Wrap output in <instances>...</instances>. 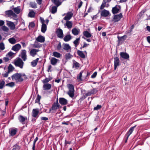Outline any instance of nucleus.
Masks as SVG:
<instances>
[{
    "instance_id": "6ab92c4d",
    "label": "nucleus",
    "mask_w": 150,
    "mask_h": 150,
    "mask_svg": "<svg viewBox=\"0 0 150 150\" xmlns=\"http://www.w3.org/2000/svg\"><path fill=\"white\" fill-rule=\"evenodd\" d=\"M36 40L38 42L42 43L45 41V38L40 35L38 36L36 38Z\"/></svg>"
},
{
    "instance_id": "9b49d317",
    "label": "nucleus",
    "mask_w": 150,
    "mask_h": 150,
    "mask_svg": "<svg viewBox=\"0 0 150 150\" xmlns=\"http://www.w3.org/2000/svg\"><path fill=\"white\" fill-rule=\"evenodd\" d=\"M114 69H116L117 67L119 65L120 60L119 58L117 57H116L114 58Z\"/></svg>"
},
{
    "instance_id": "79ce46f5",
    "label": "nucleus",
    "mask_w": 150,
    "mask_h": 150,
    "mask_svg": "<svg viewBox=\"0 0 150 150\" xmlns=\"http://www.w3.org/2000/svg\"><path fill=\"white\" fill-rule=\"evenodd\" d=\"M57 7L56 6H53L51 9V13L53 14H54L57 11Z\"/></svg>"
},
{
    "instance_id": "09e8293b",
    "label": "nucleus",
    "mask_w": 150,
    "mask_h": 150,
    "mask_svg": "<svg viewBox=\"0 0 150 150\" xmlns=\"http://www.w3.org/2000/svg\"><path fill=\"white\" fill-rule=\"evenodd\" d=\"M80 38H77L74 42L73 43L75 45L76 47H77L79 42Z\"/></svg>"
},
{
    "instance_id": "052dcab7",
    "label": "nucleus",
    "mask_w": 150,
    "mask_h": 150,
    "mask_svg": "<svg viewBox=\"0 0 150 150\" xmlns=\"http://www.w3.org/2000/svg\"><path fill=\"white\" fill-rule=\"evenodd\" d=\"M29 26L31 28H33L35 26V24L33 22H32L30 23Z\"/></svg>"
},
{
    "instance_id": "dca6fc26",
    "label": "nucleus",
    "mask_w": 150,
    "mask_h": 150,
    "mask_svg": "<svg viewBox=\"0 0 150 150\" xmlns=\"http://www.w3.org/2000/svg\"><path fill=\"white\" fill-rule=\"evenodd\" d=\"M26 52V51L25 50H22L21 52V57L24 61H25L27 59Z\"/></svg>"
},
{
    "instance_id": "774afa93",
    "label": "nucleus",
    "mask_w": 150,
    "mask_h": 150,
    "mask_svg": "<svg viewBox=\"0 0 150 150\" xmlns=\"http://www.w3.org/2000/svg\"><path fill=\"white\" fill-rule=\"evenodd\" d=\"M41 120L47 121L48 120V118L46 117H41Z\"/></svg>"
},
{
    "instance_id": "69168bd1",
    "label": "nucleus",
    "mask_w": 150,
    "mask_h": 150,
    "mask_svg": "<svg viewBox=\"0 0 150 150\" xmlns=\"http://www.w3.org/2000/svg\"><path fill=\"white\" fill-rule=\"evenodd\" d=\"M15 85V83L13 82H11L9 83V86L11 87H12Z\"/></svg>"
},
{
    "instance_id": "a19ab883",
    "label": "nucleus",
    "mask_w": 150,
    "mask_h": 150,
    "mask_svg": "<svg viewBox=\"0 0 150 150\" xmlns=\"http://www.w3.org/2000/svg\"><path fill=\"white\" fill-rule=\"evenodd\" d=\"M21 147L17 144H16L13 146L12 150H19Z\"/></svg>"
},
{
    "instance_id": "c756f323",
    "label": "nucleus",
    "mask_w": 150,
    "mask_h": 150,
    "mask_svg": "<svg viewBox=\"0 0 150 150\" xmlns=\"http://www.w3.org/2000/svg\"><path fill=\"white\" fill-rule=\"evenodd\" d=\"M52 2L57 6H58L61 4L62 2H60L59 0H51Z\"/></svg>"
},
{
    "instance_id": "e433bc0d",
    "label": "nucleus",
    "mask_w": 150,
    "mask_h": 150,
    "mask_svg": "<svg viewBox=\"0 0 150 150\" xmlns=\"http://www.w3.org/2000/svg\"><path fill=\"white\" fill-rule=\"evenodd\" d=\"M14 69V68L13 66L11 64H10L8 67V71L10 73L13 71Z\"/></svg>"
},
{
    "instance_id": "4468645a",
    "label": "nucleus",
    "mask_w": 150,
    "mask_h": 150,
    "mask_svg": "<svg viewBox=\"0 0 150 150\" xmlns=\"http://www.w3.org/2000/svg\"><path fill=\"white\" fill-rule=\"evenodd\" d=\"M5 14L8 16H12L13 17H16L17 16L16 14L14 13L12 10H9L5 11Z\"/></svg>"
},
{
    "instance_id": "58836bf2",
    "label": "nucleus",
    "mask_w": 150,
    "mask_h": 150,
    "mask_svg": "<svg viewBox=\"0 0 150 150\" xmlns=\"http://www.w3.org/2000/svg\"><path fill=\"white\" fill-rule=\"evenodd\" d=\"M8 40L9 42L12 44H15L16 42V40L15 38H9Z\"/></svg>"
},
{
    "instance_id": "7c9ffc66",
    "label": "nucleus",
    "mask_w": 150,
    "mask_h": 150,
    "mask_svg": "<svg viewBox=\"0 0 150 150\" xmlns=\"http://www.w3.org/2000/svg\"><path fill=\"white\" fill-rule=\"evenodd\" d=\"M8 26L10 27V28L11 30H14L15 28V25L13 22H10L8 23Z\"/></svg>"
},
{
    "instance_id": "ea45409f",
    "label": "nucleus",
    "mask_w": 150,
    "mask_h": 150,
    "mask_svg": "<svg viewBox=\"0 0 150 150\" xmlns=\"http://www.w3.org/2000/svg\"><path fill=\"white\" fill-rule=\"evenodd\" d=\"M30 55L33 57H34L35 55L37 54L36 53L35 49H32L30 52Z\"/></svg>"
},
{
    "instance_id": "37998d69",
    "label": "nucleus",
    "mask_w": 150,
    "mask_h": 150,
    "mask_svg": "<svg viewBox=\"0 0 150 150\" xmlns=\"http://www.w3.org/2000/svg\"><path fill=\"white\" fill-rule=\"evenodd\" d=\"M117 38L119 41L120 42L122 41V39L123 41L125 40L127 38V36L126 35H124V36L121 37H119V36H118Z\"/></svg>"
},
{
    "instance_id": "4d7b16f0",
    "label": "nucleus",
    "mask_w": 150,
    "mask_h": 150,
    "mask_svg": "<svg viewBox=\"0 0 150 150\" xmlns=\"http://www.w3.org/2000/svg\"><path fill=\"white\" fill-rule=\"evenodd\" d=\"M102 107V106L100 105H98L97 106L94 108V110H98L100 109Z\"/></svg>"
},
{
    "instance_id": "338daca9",
    "label": "nucleus",
    "mask_w": 150,
    "mask_h": 150,
    "mask_svg": "<svg viewBox=\"0 0 150 150\" xmlns=\"http://www.w3.org/2000/svg\"><path fill=\"white\" fill-rule=\"evenodd\" d=\"M74 64L75 66L76 67H80L79 64L76 62H75L74 63Z\"/></svg>"
},
{
    "instance_id": "ddd939ff",
    "label": "nucleus",
    "mask_w": 150,
    "mask_h": 150,
    "mask_svg": "<svg viewBox=\"0 0 150 150\" xmlns=\"http://www.w3.org/2000/svg\"><path fill=\"white\" fill-rule=\"evenodd\" d=\"M17 131V129L16 128H11L9 129V132L11 136H13L15 135Z\"/></svg>"
},
{
    "instance_id": "e2e57ef3",
    "label": "nucleus",
    "mask_w": 150,
    "mask_h": 150,
    "mask_svg": "<svg viewBox=\"0 0 150 150\" xmlns=\"http://www.w3.org/2000/svg\"><path fill=\"white\" fill-rule=\"evenodd\" d=\"M62 46L61 45V43L60 42H59V44H58L57 45V50H60Z\"/></svg>"
},
{
    "instance_id": "b1692460",
    "label": "nucleus",
    "mask_w": 150,
    "mask_h": 150,
    "mask_svg": "<svg viewBox=\"0 0 150 150\" xmlns=\"http://www.w3.org/2000/svg\"><path fill=\"white\" fill-rule=\"evenodd\" d=\"M77 54L81 58H84L85 57V55L83 53V52L79 50L77 51Z\"/></svg>"
},
{
    "instance_id": "1a4fd4ad",
    "label": "nucleus",
    "mask_w": 150,
    "mask_h": 150,
    "mask_svg": "<svg viewBox=\"0 0 150 150\" xmlns=\"http://www.w3.org/2000/svg\"><path fill=\"white\" fill-rule=\"evenodd\" d=\"M63 49L67 52H71V46L68 44L64 43L63 44Z\"/></svg>"
},
{
    "instance_id": "f03ea898",
    "label": "nucleus",
    "mask_w": 150,
    "mask_h": 150,
    "mask_svg": "<svg viewBox=\"0 0 150 150\" xmlns=\"http://www.w3.org/2000/svg\"><path fill=\"white\" fill-rule=\"evenodd\" d=\"M11 77L12 80H15L16 82L21 83L24 80V79L21 77V73H16L11 76Z\"/></svg>"
},
{
    "instance_id": "8fccbe9b",
    "label": "nucleus",
    "mask_w": 150,
    "mask_h": 150,
    "mask_svg": "<svg viewBox=\"0 0 150 150\" xmlns=\"http://www.w3.org/2000/svg\"><path fill=\"white\" fill-rule=\"evenodd\" d=\"M5 84V82L4 80L0 81V89H2Z\"/></svg>"
},
{
    "instance_id": "f704fd0d",
    "label": "nucleus",
    "mask_w": 150,
    "mask_h": 150,
    "mask_svg": "<svg viewBox=\"0 0 150 150\" xmlns=\"http://www.w3.org/2000/svg\"><path fill=\"white\" fill-rule=\"evenodd\" d=\"M52 79V78L51 77H49L48 78H46L42 81V82L44 84L47 83L50 81Z\"/></svg>"
},
{
    "instance_id": "cd10ccee",
    "label": "nucleus",
    "mask_w": 150,
    "mask_h": 150,
    "mask_svg": "<svg viewBox=\"0 0 150 150\" xmlns=\"http://www.w3.org/2000/svg\"><path fill=\"white\" fill-rule=\"evenodd\" d=\"M83 34L84 36L87 38H90L92 36L86 30L84 31L83 32Z\"/></svg>"
},
{
    "instance_id": "39448f33",
    "label": "nucleus",
    "mask_w": 150,
    "mask_h": 150,
    "mask_svg": "<svg viewBox=\"0 0 150 150\" xmlns=\"http://www.w3.org/2000/svg\"><path fill=\"white\" fill-rule=\"evenodd\" d=\"M122 16V13H121L115 15L113 18V21L115 22H117L119 21Z\"/></svg>"
},
{
    "instance_id": "5701e85b",
    "label": "nucleus",
    "mask_w": 150,
    "mask_h": 150,
    "mask_svg": "<svg viewBox=\"0 0 150 150\" xmlns=\"http://www.w3.org/2000/svg\"><path fill=\"white\" fill-rule=\"evenodd\" d=\"M59 60L54 57H52L50 60L51 64L53 65L56 64Z\"/></svg>"
},
{
    "instance_id": "49530a36",
    "label": "nucleus",
    "mask_w": 150,
    "mask_h": 150,
    "mask_svg": "<svg viewBox=\"0 0 150 150\" xmlns=\"http://www.w3.org/2000/svg\"><path fill=\"white\" fill-rule=\"evenodd\" d=\"M68 87L69 89V91H74V86L72 84H69Z\"/></svg>"
},
{
    "instance_id": "0e129e2a",
    "label": "nucleus",
    "mask_w": 150,
    "mask_h": 150,
    "mask_svg": "<svg viewBox=\"0 0 150 150\" xmlns=\"http://www.w3.org/2000/svg\"><path fill=\"white\" fill-rule=\"evenodd\" d=\"M97 75V72L96 71L91 76V78H95Z\"/></svg>"
},
{
    "instance_id": "393cba45",
    "label": "nucleus",
    "mask_w": 150,
    "mask_h": 150,
    "mask_svg": "<svg viewBox=\"0 0 150 150\" xmlns=\"http://www.w3.org/2000/svg\"><path fill=\"white\" fill-rule=\"evenodd\" d=\"M39 58H37L36 59L33 60L32 62H31V66L33 67H35L38 61Z\"/></svg>"
},
{
    "instance_id": "c03bdc74",
    "label": "nucleus",
    "mask_w": 150,
    "mask_h": 150,
    "mask_svg": "<svg viewBox=\"0 0 150 150\" xmlns=\"http://www.w3.org/2000/svg\"><path fill=\"white\" fill-rule=\"evenodd\" d=\"M38 137H36V138L34 139L33 141V145L32 149L33 150H35V143L36 141L38 140Z\"/></svg>"
},
{
    "instance_id": "9d476101",
    "label": "nucleus",
    "mask_w": 150,
    "mask_h": 150,
    "mask_svg": "<svg viewBox=\"0 0 150 150\" xmlns=\"http://www.w3.org/2000/svg\"><path fill=\"white\" fill-rule=\"evenodd\" d=\"M56 33L58 37L60 38H63V31L61 29H58L56 31Z\"/></svg>"
},
{
    "instance_id": "412c9836",
    "label": "nucleus",
    "mask_w": 150,
    "mask_h": 150,
    "mask_svg": "<svg viewBox=\"0 0 150 150\" xmlns=\"http://www.w3.org/2000/svg\"><path fill=\"white\" fill-rule=\"evenodd\" d=\"M60 106H59L53 104L52 105V107L49 110V112L50 113L51 110H55L56 111L57 109H59Z\"/></svg>"
},
{
    "instance_id": "13d9d810",
    "label": "nucleus",
    "mask_w": 150,
    "mask_h": 150,
    "mask_svg": "<svg viewBox=\"0 0 150 150\" xmlns=\"http://www.w3.org/2000/svg\"><path fill=\"white\" fill-rule=\"evenodd\" d=\"M1 29L4 31H7L8 30V28L5 26H3L1 27Z\"/></svg>"
},
{
    "instance_id": "6e6d98bb",
    "label": "nucleus",
    "mask_w": 150,
    "mask_h": 150,
    "mask_svg": "<svg viewBox=\"0 0 150 150\" xmlns=\"http://www.w3.org/2000/svg\"><path fill=\"white\" fill-rule=\"evenodd\" d=\"M5 49L4 44L3 42H1L0 43V49L1 50H3Z\"/></svg>"
},
{
    "instance_id": "2f4dec72",
    "label": "nucleus",
    "mask_w": 150,
    "mask_h": 150,
    "mask_svg": "<svg viewBox=\"0 0 150 150\" xmlns=\"http://www.w3.org/2000/svg\"><path fill=\"white\" fill-rule=\"evenodd\" d=\"M30 7L34 8H37V4L35 2H31L29 4Z\"/></svg>"
},
{
    "instance_id": "aec40b11",
    "label": "nucleus",
    "mask_w": 150,
    "mask_h": 150,
    "mask_svg": "<svg viewBox=\"0 0 150 150\" xmlns=\"http://www.w3.org/2000/svg\"><path fill=\"white\" fill-rule=\"evenodd\" d=\"M64 25L67 26L68 28L70 29L72 27L73 24L72 21H66Z\"/></svg>"
},
{
    "instance_id": "a878e982",
    "label": "nucleus",
    "mask_w": 150,
    "mask_h": 150,
    "mask_svg": "<svg viewBox=\"0 0 150 150\" xmlns=\"http://www.w3.org/2000/svg\"><path fill=\"white\" fill-rule=\"evenodd\" d=\"M136 125L130 128L129 131L126 133V135H127L128 136H129V135L132 133L134 128L136 127Z\"/></svg>"
},
{
    "instance_id": "4c0bfd02",
    "label": "nucleus",
    "mask_w": 150,
    "mask_h": 150,
    "mask_svg": "<svg viewBox=\"0 0 150 150\" xmlns=\"http://www.w3.org/2000/svg\"><path fill=\"white\" fill-rule=\"evenodd\" d=\"M72 32L75 35H77L79 33V31L76 28H74L72 29Z\"/></svg>"
},
{
    "instance_id": "864d4df0",
    "label": "nucleus",
    "mask_w": 150,
    "mask_h": 150,
    "mask_svg": "<svg viewBox=\"0 0 150 150\" xmlns=\"http://www.w3.org/2000/svg\"><path fill=\"white\" fill-rule=\"evenodd\" d=\"M41 98V96L38 94L37 95V98L35 100V103H39Z\"/></svg>"
},
{
    "instance_id": "4be33fe9",
    "label": "nucleus",
    "mask_w": 150,
    "mask_h": 150,
    "mask_svg": "<svg viewBox=\"0 0 150 150\" xmlns=\"http://www.w3.org/2000/svg\"><path fill=\"white\" fill-rule=\"evenodd\" d=\"M43 90H48L51 88V85L50 84L47 83L44 84L43 86Z\"/></svg>"
},
{
    "instance_id": "f257e3e1",
    "label": "nucleus",
    "mask_w": 150,
    "mask_h": 150,
    "mask_svg": "<svg viewBox=\"0 0 150 150\" xmlns=\"http://www.w3.org/2000/svg\"><path fill=\"white\" fill-rule=\"evenodd\" d=\"M98 91L96 88H94L92 89L87 91L86 93V90H83L82 91H81V92L85 93H83V96L82 97V98L83 99H84L88 96L93 95L96 94L98 92Z\"/></svg>"
},
{
    "instance_id": "0eeeda50",
    "label": "nucleus",
    "mask_w": 150,
    "mask_h": 150,
    "mask_svg": "<svg viewBox=\"0 0 150 150\" xmlns=\"http://www.w3.org/2000/svg\"><path fill=\"white\" fill-rule=\"evenodd\" d=\"M39 111L38 109H33V110L32 112V117H36L37 118L38 117V115L39 114Z\"/></svg>"
},
{
    "instance_id": "473e14b6",
    "label": "nucleus",
    "mask_w": 150,
    "mask_h": 150,
    "mask_svg": "<svg viewBox=\"0 0 150 150\" xmlns=\"http://www.w3.org/2000/svg\"><path fill=\"white\" fill-rule=\"evenodd\" d=\"M13 10L14 12L16 14H18L20 12L21 9L20 6H18L14 8H13Z\"/></svg>"
},
{
    "instance_id": "20e7f679",
    "label": "nucleus",
    "mask_w": 150,
    "mask_h": 150,
    "mask_svg": "<svg viewBox=\"0 0 150 150\" xmlns=\"http://www.w3.org/2000/svg\"><path fill=\"white\" fill-rule=\"evenodd\" d=\"M120 6L116 5L115 6L112 8V12L113 14L117 13L120 12Z\"/></svg>"
},
{
    "instance_id": "f3484780",
    "label": "nucleus",
    "mask_w": 150,
    "mask_h": 150,
    "mask_svg": "<svg viewBox=\"0 0 150 150\" xmlns=\"http://www.w3.org/2000/svg\"><path fill=\"white\" fill-rule=\"evenodd\" d=\"M21 48V46L19 44H16L13 46L11 49L12 50L15 51H18Z\"/></svg>"
},
{
    "instance_id": "f8f14e48",
    "label": "nucleus",
    "mask_w": 150,
    "mask_h": 150,
    "mask_svg": "<svg viewBox=\"0 0 150 150\" xmlns=\"http://www.w3.org/2000/svg\"><path fill=\"white\" fill-rule=\"evenodd\" d=\"M59 103L61 105H65L67 104V100L64 98H59Z\"/></svg>"
},
{
    "instance_id": "c85d7f7f",
    "label": "nucleus",
    "mask_w": 150,
    "mask_h": 150,
    "mask_svg": "<svg viewBox=\"0 0 150 150\" xmlns=\"http://www.w3.org/2000/svg\"><path fill=\"white\" fill-rule=\"evenodd\" d=\"M47 26L45 24H43L42 25L41 31L43 33H45L47 30Z\"/></svg>"
},
{
    "instance_id": "bf43d9fd",
    "label": "nucleus",
    "mask_w": 150,
    "mask_h": 150,
    "mask_svg": "<svg viewBox=\"0 0 150 150\" xmlns=\"http://www.w3.org/2000/svg\"><path fill=\"white\" fill-rule=\"evenodd\" d=\"M9 73H10L8 71L5 73H3L2 75L4 77H7L8 76Z\"/></svg>"
},
{
    "instance_id": "de8ad7c7",
    "label": "nucleus",
    "mask_w": 150,
    "mask_h": 150,
    "mask_svg": "<svg viewBox=\"0 0 150 150\" xmlns=\"http://www.w3.org/2000/svg\"><path fill=\"white\" fill-rule=\"evenodd\" d=\"M83 71H81L80 72L79 75H78L77 76V79L79 80V81H82V73Z\"/></svg>"
},
{
    "instance_id": "5fc2aeb1",
    "label": "nucleus",
    "mask_w": 150,
    "mask_h": 150,
    "mask_svg": "<svg viewBox=\"0 0 150 150\" xmlns=\"http://www.w3.org/2000/svg\"><path fill=\"white\" fill-rule=\"evenodd\" d=\"M34 47L36 48H38L41 47V45L38 43H36V41L35 42V43L34 44Z\"/></svg>"
},
{
    "instance_id": "603ef678",
    "label": "nucleus",
    "mask_w": 150,
    "mask_h": 150,
    "mask_svg": "<svg viewBox=\"0 0 150 150\" xmlns=\"http://www.w3.org/2000/svg\"><path fill=\"white\" fill-rule=\"evenodd\" d=\"M106 2L105 1H103L102 4L101 5L100 9L101 10L103 9L105 6Z\"/></svg>"
},
{
    "instance_id": "3c124183",
    "label": "nucleus",
    "mask_w": 150,
    "mask_h": 150,
    "mask_svg": "<svg viewBox=\"0 0 150 150\" xmlns=\"http://www.w3.org/2000/svg\"><path fill=\"white\" fill-rule=\"evenodd\" d=\"M74 91H68L67 94L70 97L73 98L74 97Z\"/></svg>"
},
{
    "instance_id": "680f3d73",
    "label": "nucleus",
    "mask_w": 150,
    "mask_h": 150,
    "mask_svg": "<svg viewBox=\"0 0 150 150\" xmlns=\"http://www.w3.org/2000/svg\"><path fill=\"white\" fill-rule=\"evenodd\" d=\"M14 54V53H13L11 51H10L8 52V53L7 54L6 56H8L9 57H11Z\"/></svg>"
},
{
    "instance_id": "2eb2a0df",
    "label": "nucleus",
    "mask_w": 150,
    "mask_h": 150,
    "mask_svg": "<svg viewBox=\"0 0 150 150\" xmlns=\"http://www.w3.org/2000/svg\"><path fill=\"white\" fill-rule=\"evenodd\" d=\"M120 57L123 59H127L129 58V54L126 52H121L120 53Z\"/></svg>"
},
{
    "instance_id": "423d86ee",
    "label": "nucleus",
    "mask_w": 150,
    "mask_h": 150,
    "mask_svg": "<svg viewBox=\"0 0 150 150\" xmlns=\"http://www.w3.org/2000/svg\"><path fill=\"white\" fill-rule=\"evenodd\" d=\"M73 15V13L71 12H68L64 18L63 19L66 21H69L71 19Z\"/></svg>"
},
{
    "instance_id": "a211bd4d",
    "label": "nucleus",
    "mask_w": 150,
    "mask_h": 150,
    "mask_svg": "<svg viewBox=\"0 0 150 150\" xmlns=\"http://www.w3.org/2000/svg\"><path fill=\"white\" fill-rule=\"evenodd\" d=\"M109 14V11L105 9L103 10L100 13L101 16L105 17L108 16Z\"/></svg>"
},
{
    "instance_id": "6e6552de",
    "label": "nucleus",
    "mask_w": 150,
    "mask_h": 150,
    "mask_svg": "<svg viewBox=\"0 0 150 150\" xmlns=\"http://www.w3.org/2000/svg\"><path fill=\"white\" fill-rule=\"evenodd\" d=\"M18 120L19 122L23 125L25 124V121L27 120V117H24L22 115H20L18 117Z\"/></svg>"
},
{
    "instance_id": "72a5a7b5",
    "label": "nucleus",
    "mask_w": 150,
    "mask_h": 150,
    "mask_svg": "<svg viewBox=\"0 0 150 150\" xmlns=\"http://www.w3.org/2000/svg\"><path fill=\"white\" fill-rule=\"evenodd\" d=\"M53 54V55L54 57L57 58H60L61 55V54L57 52H54Z\"/></svg>"
},
{
    "instance_id": "c9c22d12",
    "label": "nucleus",
    "mask_w": 150,
    "mask_h": 150,
    "mask_svg": "<svg viewBox=\"0 0 150 150\" xmlns=\"http://www.w3.org/2000/svg\"><path fill=\"white\" fill-rule=\"evenodd\" d=\"M66 60L70 59L73 57V55L71 54L70 53H68L66 54L65 55Z\"/></svg>"
},
{
    "instance_id": "7ed1b4c3",
    "label": "nucleus",
    "mask_w": 150,
    "mask_h": 150,
    "mask_svg": "<svg viewBox=\"0 0 150 150\" xmlns=\"http://www.w3.org/2000/svg\"><path fill=\"white\" fill-rule=\"evenodd\" d=\"M14 64L16 66L19 67L20 68L22 69L23 68L24 62L21 59L19 58L14 62Z\"/></svg>"
},
{
    "instance_id": "bb28decb",
    "label": "nucleus",
    "mask_w": 150,
    "mask_h": 150,
    "mask_svg": "<svg viewBox=\"0 0 150 150\" xmlns=\"http://www.w3.org/2000/svg\"><path fill=\"white\" fill-rule=\"evenodd\" d=\"M71 35H66L64 38L63 39L65 42H68L71 39Z\"/></svg>"
},
{
    "instance_id": "a18cd8bd",
    "label": "nucleus",
    "mask_w": 150,
    "mask_h": 150,
    "mask_svg": "<svg viewBox=\"0 0 150 150\" xmlns=\"http://www.w3.org/2000/svg\"><path fill=\"white\" fill-rule=\"evenodd\" d=\"M35 13L33 11H30L28 13V15L31 18H33L35 17Z\"/></svg>"
}]
</instances>
